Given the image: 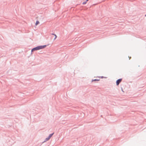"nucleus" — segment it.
I'll list each match as a JSON object with an SVG mask.
<instances>
[{"instance_id":"nucleus-9","label":"nucleus","mask_w":146,"mask_h":146,"mask_svg":"<svg viewBox=\"0 0 146 146\" xmlns=\"http://www.w3.org/2000/svg\"><path fill=\"white\" fill-rule=\"evenodd\" d=\"M88 0H86V1L87 2V1H88Z\"/></svg>"},{"instance_id":"nucleus-2","label":"nucleus","mask_w":146,"mask_h":146,"mask_svg":"<svg viewBox=\"0 0 146 146\" xmlns=\"http://www.w3.org/2000/svg\"><path fill=\"white\" fill-rule=\"evenodd\" d=\"M122 79H120L116 81V84L117 85H118L119 83L121 81Z\"/></svg>"},{"instance_id":"nucleus-4","label":"nucleus","mask_w":146,"mask_h":146,"mask_svg":"<svg viewBox=\"0 0 146 146\" xmlns=\"http://www.w3.org/2000/svg\"><path fill=\"white\" fill-rule=\"evenodd\" d=\"M39 23V22L38 21H36V23H35V25L36 26Z\"/></svg>"},{"instance_id":"nucleus-3","label":"nucleus","mask_w":146,"mask_h":146,"mask_svg":"<svg viewBox=\"0 0 146 146\" xmlns=\"http://www.w3.org/2000/svg\"><path fill=\"white\" fill-rule=\"evenodd\" d=\"M52 35H54V40H55L56 39V38H57V36L55 34H52Z\"/></svg>"},{"instance_id":"nucleus-7","label":"nucleus","mask_w":146,"mask_h":146,"mask_svg":"<svg viewBox=\"0 0 146 146\" xmlns=\"http://www.w3.org/2000/svg\"><path fill=\"white\" fill-rule=\"evenodd\" d=\"M99 80H97V79H94V80H92V82H93L94 81H98Z\"/></svg>"},{"instance_id":"nucleus-8","label":"nucleus","mask_w":146,"mask_h":146,"mask_svg":"<svg viewBox=\"0 0 146 146\" xmlns=\"http://www.w3.org/2000/svg\"><path fill=\"white\" fill-rule=\"evenodd\" d=\"M86 2H87L86 1V2H83V4H86Z\"/></svg>"},{"instance_id":"nucleus-5","label":"nucleus","mask_w":146,"mask_h":146,"mask_svg":"<svg viewBox=\"0 0 146 146\" xmlns=\"http://www.w3.org/2000/svg\"><path fill=\"white\" fill-rule=\"evenodd\" d=\"M50 138L48 137L47 138H46L45 139V141H46L49 140Z\"/></svg>"},{"instance_id":"nucleus-1","label":"nucleus","mask_w":146,"mask_h":146,"mask_svg":"<svg viewBox=\"0 0 146 146\" xmlns=\"http://www.w3.org/2000/svg\"><path fill=\"white\" fill-rule=\"evenodd\" d=\"M46 46V45H43V46H38L34 48L32 50V51H33L38 50L41 49H43Z\"/></svg>"},{"instance_id":"nucleus-6","label":"nucleus","mask_w":146,"mask_h":146,"mask_svg":"<svg viewBox=\"0 0 146 146\" xmlns=\"http://www.w3.org/2000/svg\"><path fill=\"white\" fill-rule=\"evenodd\" d=\"M54 133H52V134H50V135H49V136H48V137H50V138L52 136V135H53V134H54Z\"/></svg>"}]
</instances>
